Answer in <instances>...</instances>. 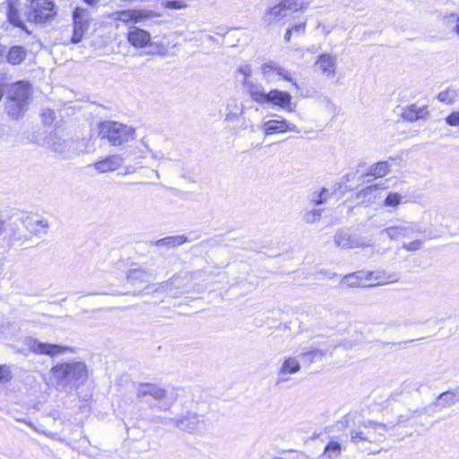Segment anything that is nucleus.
I'll return each mask as SVG.
<instances>
[{
    "instance_id": "10",
    "label": "nucleus",
    "mask_w": 459,
    "mask_h": 459,
    "mask_svg": "<svg viewBox=\"0 0 459 459\" xmlns=\"http://www.w3.org/2000/svg\"><path fill=\"white\" fill-rule=\"evenodd\" d=\"M74 30L71 38V43L77 44L82 41L84 33L89 28L90 14L89 12L81 7H76L73 14Z\"/></svg>"
},
{
    "instance_id": "5",
    "label": "nucleus",
    "mask_w": 459,
    "mask_h": 459,
    "mask_svg": "<svg viewBox=\"0 0 459 459\" xmlns=\"http://www.w3.org/2000/svg\"><path fill=\"white\" fill-rule=\"evenodd\" d=\"M99 135L112 146H121L134 139L135 129L115 121H104L99 124Z\"/></svg>"
},
{
    "instance_id": "39",
    "label": "nucleus",
    "mask_w": 459,
    "mask_h": 459,
    "mask_svg": "<svg viewBox=\"0 0 459 459\" xmlns=\"http://www.w3.org/2000/svg\"><path fill=\"white\" fill-rule=\"evenodd\" d=\"M423 411L421 410H415V411H409L405 414H402L399 416L398 421L396 423H388L387 425L392 426L394 425V427L400 423L407 422L416 417H420L423 414Z\"/></svg>"
},
{
    "instance_id": "34",
    "label": "nucleus",
    "mask_w": 459,
    "mask_h": 459,
    "mask_svg": "<svg viewBox=\"0 0 459 459\" xmlns=\"http://www.w3.org/2000/svg\"><path fill=\"white\" fill-rule=\"evenodd\" d=\"M48 144L52 151L58 153L65 152L67 147L66 142L56 134H50Z\"/></svg>"
},
{
    "instance_id": "42",
    "label": "nucleus",
    "mask_w": 459,
    "mask_h": 459,
    "mask_svg": "<svg viewBox=\"0 0 459 459\" xmlns=\"http://www.w3.org/2000/svg\"><path fill=\"white\" fill-rule=\"evenodd\" d=\"M13 377L12 370L8 365H0V383H7Z\"/></svg>"
},
{
    "instance_id": "58",
    "label": "nucleus",
    "mask_w": 459,
    "mask_h": 459,
    "mask_svg": "<svg viewBox=\"0 0 459 459\" xmlns=\"http://www.w3.org/2000/svg\"><path fill=\"white\" fill-rule=\"evenodd\" d=\"M152 172L155 174L157 178H160V174H159V172L157 170H152Z\"/></svg>"
},
{
    "instance_id": "17",
    "label": "nucleus",
    "mask_w": 459,
    "mask_h": 459,
    "mask_svg": "<svg viewBox=\"0 0 459 459\" xmlns=\"http://www.w3.org/2000/svg\"><path fill=\"white\" fill-rule=\"evenodd\" d=\"M126 158L118 154H112L97 160L91 166L99 173H107L119 169Z\"/></svg>"
},
{
    "instance_id": "31",
    "label": "nucleus",
    "mask_w": 459,
    "mask_h": 459,
    "mask_svg": "<svg viewBox=\"0 0 459 459\" xmlns=\"http://www.w3.org/2000/svg\"><path fill=\"white\" fill-rule=\"evenodd\" d=\"M146 15L142 11L137 10H128L124 11L119 13L118 20L124 22H138L143 21Z\"/></svg>"
},
{
    "instance_id": "12",
    "label": "nucleus",
    "mask_w": 459,
    "mask_h": 459,
    "mask_svg": "<svg viewBox=\"0 0 459 459\" xmlns=\"http://www.w3.org/2000/svg\"><path fill=\"white\" fill-rule=\"evenodd\" d=\"M358 275V280L367 282L368 286H376L385 283H390L397 281L396 274L386 273L382 271L376 272H366V271H359L354 273Z\"/></svg>"
},
{
    "instance_id": "46",
    "label": "nucleus",
    "mask_w": 459,
    "mask_h": 459,
    "mask_svg": "<svg viewBox=\"0 0 459 459\" xmlns=\"http://www.w3.org/2000/svg\"><path fill=\"white\" fill-rule=\"evenodd\" d=\"M421 247V241L420 240H413L410 243H404L403 245V248L406 249L407 251H417L420 249Z\"/></svg>"
},
{
    "instance_id": "22",
    "label": "nucleus",
    "mask_w": 459,
    "mask_h": 459,
    "mask_svg": "<svg viewBox=\"0 0 459 459\" xmlns=\"http://www.w3.org/2000/svg\"><path fill=\"white\" fill-rule=\"evenodd\" d=\"M327 352H331V351L321 349L318 346H310L302 349L299 357L303 358L308 364H311L316 360L322 359Z\"/></svg>"
},
{
    "instance_id": "52",
    "label": "nucleus",
    "mask_w": 459,
    "mask_h": 459,
    "mask_svg": "<svg viewBox=\"0 0 459 459\" xmlns=\"http://www.w3.org/2000/svg\"><path fill=\"white\" fill-rule=\"evenodd\" d=\"M292 31H295V32H301V33H304L305 32V29H306V22H300V23H298V24H295L293 25L291 28H290Z\"/></svg>"
},
{
    "instance_id": "36",
    "label": "nucleus",
    "mask_w": 459,
    "mask_h": 459,
    "mask_svg": "<svg viewBox=\"0 0 459 459\" xmlns=\"http://www.w3.org/2000/svg\"><path fill=\"white\" fill-rule=\"evenodd\" d=\"M8 20H9L10 23L14 25L15 27L21 28L22 30L26 31L28 34H30V31L27 29L24 22L20 17L18 11L13 6H10V8H9Z\"/></svg>"
},
{
    "instance_id": "41",
    "label": "nucleus",
    "mask_w": 459,
    "mask_h": 459,
    "mask_svg": "<svg viewBox=\"0 0 459 459\" xmlns=\"http://www.w3.org/2000/svg\"><path fill=\"white\" fill-rule=\"evenodd\" d=\"M446 23L451 27L452 31L459 36V15L456 13H450L445 17Z\"/></svg>"
},
{
    "instance_id": "35",
    "label": "nucleus",
    "mask_w": 459,
    "mask_h": 459,
    "mask_svg": "<svg viewBox=\"0 0 459 459\" xmlns=\"http://www.w3.org/2000/svg\"><path fill=\"white\" fill-rule=\"evenodd\" d=\"M26 227L31 233L39 235L46 232V230L49 227V224L48 220L41 219L29 221Z\"/></svg>"
},
{
    "instance_id": "30",
    "label": "nucleus",
    "mask_w": 459,
    "mask_h": 459,
    "mask_svg": "<svg viewBox=\"0 0 459 459\" xmlns=\"http://www.w3.org/2000/svg\"><path fill=\"white\" fill-rule=\"evenodd\" d=\"M390 168L388 161H378L369 167L368 174L375 178H382L390 172Z\"/></svg>"
},
{
    "instance_id": "43",
    "label": "nucleus",
    "mask_w": 459,
    "mask_h": 459,
    "mask_svg": "<svg viewBox=\"0 0 459 459\" xmlns=\"http://www.w3.org/2000/svg\"><path fill=\"white\" fill-rule=\"evenodd\" d=\"M162 4L166 8L175 10H179L186 6V4L181 0H166L162 2Z\"/></svg>"
},
{
    "instance_id": "4",
    "label": "nucleus",
    "mask_w": 459,
    "mask_h": 459,
    "mask_svg": "<svg viewBox=\"0 0 459 459\" xmlns=\"http://www.w3.org/2000/svg\"><path fill=\"white\" fill-rule=\"evenodd\" d=\"M30 97V84L20 81L14 83L9 91L5 102V111L13 119L22 117L28 109Z\"/></svg>"
},
{
    "instance_id": "1",
    "label": "nucleus",
    "mask_w": 459,
    "mask_h": 459,
    "mask_svg": "<svg viewBox=\"0 0 459 459\" xmlns=\"http://www.w3.org/2000/svg\"><path fill=\"white\" fill-rule=\"evenodd\" d=\"M351 422H353L354 426L350 430V440L357 446H362L366 443H382L385 440L387 432L394 428V425L389 426L370 420L355 423V415L351 413L346 414L340 421L346 426Z\"/></svg>"
},
{
    "instance_id": "54",
    "label": "nucleus",
    "mask_w": 459,
    "mask_h": 459,
    "mask_svg": "<svg viewBox=\"0 0 459 459\" xmlns=\"http://www.w3.org/2000/svg\"><path fill=\"white\" fill-rule=\"evenodd\" d=\"M378 188V186L377 185H372V186H369L368 187H366L363 192L365 193V195H370L372 194L374 191L377 190Z\"/></svg>"
},
{
    "instance_id": "51",
    "label": "nucleus",
    "mask_w": 459,
    "mask_h": 459,
    "mask_svg": "<svg viewBox=\"0 0 459 459\" xmlns=\"http://www.w3.org/2000/svg\"><path fill=\"white\" fill-rule=\"evenodd\" d=\"M7 51L6 46L0 44V64L6 63Z\"/></svg>"
},
{
    "instance_id": "45",
    "label": "nucleus",
    "mask_w": 459,
    "mask_h": 459,
    "mask_svg": "<svg viewBox=\"0 0 459 459\" xmlns=\"http://www.w3.org/2000/svg\"><path fill=\"white\" fill-rule=\"evenodd\" d=\"M143 145L146 148L148 152L151 154V157L154 160H162L164 158V154L160 151H153L151 149L147 143L145 142L144 138L142 139Z\"/></svg>"
},
{
    "instance_id": "33",
    "label": "nucleus",
    "mask_w": 459,
    "mask_h": 459,
    "mask_svg": "<svg viewBox=\"0 0 459 459\" xmlns=\"http://www.w3.org/2000/svg\"><path fill=\"white\" fill-rule=\"evenodd\" d=\"M454 394L452 390H447L446 392H443L440 394L436 403H434L435 406H440V407H450L455 405L456 403L455 398L453 396Z\"/></svg>"
},
{
    "instance_id": "11",
    "label": "nucleus",
    "mask_w": 459,
    "mask_h": 459,
    "mask_svg": "<svg viewBox=\"0 0 459 459\" xmlns=\"http://www.w3.org/2000/svg\"><path fill=\"white\" fill-rule=\"evenodd\" d=\"M424 230L415 222H405L403 224L393 225L384 229L381 235L386 234L391 240H399L402 238H408L414 233H423Z\"/></svg>"
},
{
    "instance_id": "48",
    "label": "nucleus",
    "mask_w": 459,
    "mask_h": 459,
    "mask_svg": "<svg viewBox=\"0 0 459 459\" xmlns=\"http://www.w3.org/2000/svg\"><path fill=\"white\" fill-rule=\"evenodd\" d=\"M238 72L241 74L244 78L249 79L252 74V68L249 65H244L238 68Z\"/></svg>"
},
{
    "instance_id": "25",
    "label": "nucleus",
    "mask_w": 459,
    "mask_h": 459,
    "mask_svg": "<svg viewBox=\"0 0 459 459\" xmlns=\"http://www.w3.org/2000/svg\"><path fill=\"white\" fill-rule=\"evenodd\" d=\"M263 73L265 76H270L271 74L275 73L279 76H281L283 80L292 82L290 77V72L275 62H269L262 66Z\"/></svg>"
},
{
    "instance_id": "57",
    "label": "nucleus",
    "mask_w": 459,
    "mask_h": 459,
    "mask_svg": "<svg viewBox=\"0 0 459 459\" xmlns=\"http://www.w3.org/2000/svg\"><path fill=\"white\" fill-rule=\"evenodd\" d=\"M291 34H292V30L290 29H288L285 35H284V39L286 41H290V38H291Z\"/></svg>"
},
{
    "instance_id": "18",
    "label": "nucleus",
    "mask_w": 459,
    "mask_h": 459,
    "mask_svg": "<svg viewBox=\"0 0 459 459\" xmlns=\"http://www.w3.org/2000/svg\"><path fill=\"white\" fill-rule=\"evenodd\" d=\"M127 40L135 48H143L150 43L151 35L143 29L131 27L127 32Z\"/></svg>"
},
{
    "instance_id": "20",
    "label": "nucleus",
    "mask_w": 459,
    "mask_h": 459,
    "mask_svg": "<svg viewBox=\"0 0 459 459\" xmlns=\"http://www.w3.org/2000/svg\"><path fill=\"white\" fill-rule=\"evenodd\" d=\"M152 272L147 269L134 268L130 269L126 273V281L133 287L140 286L150 281Z\"/></svg>"
},
{
    "instance_id": "27",
    "label": "nucleus",
    "mask_w": 459,
    "mask_h": 459,
    "mask_svg": "<svg viewBox=\"0 0 459 459\" xmlns=\"http://www.w3.org/2000/svg\"><path fill=\"white\" fill-rule=\"evenodd\" d=\"M245 107L238 104L236 100L229 102L226 106V114L224 120L226 122H234L244 114Z\"/></svg>"
},
{
    "instance_id": "15",
    "label": "nucleus",
    "mask_w": 459,
    "mask_h": 459,
    "mask_svg": "<svg viewBox=\"0 0 459 459\" xmlns=\"http://www.w3.org/2000/svg\"><path fill=\"white\" fill-rule=\"evenodd\" d=\"M334 244L341 248H356L364 246L358 236L351 234L347 229L337 230L334 235Z\"/></svg>"
},
{
    "instance_id": "38",
    "label": "nucleus",
    "mask_w": 459,
    "mask_h": 459,
    "mask_svg": "<svg viewBox=\"0 0 459 459\" xmlns=\"http://www.w3.org/2000/svg\"><path fill=\"white\" fill-rule=\"evenodd\" d=\"M437 98L441 102L452 104L457 98V91L452 88H447L446 91L439 92Z\"/></svg>"
},
{
    "instance_id": "9",
    "label": "nucleus",
    "mask_w": 459,
    "mask_h": 459,
    "mask_svg": "<svg viewBox=\"0 0 459 459\" xmlns=\"http://www.w3.org/2000/svg\"><path fill=\"white\" fill-rule=\"evenodd\" d=\"M25 343L31 352L51 357L74 351L70 346L43 342L36 338H29L26 340Z\"/></svg>"
},
{
    "instance_id": "7",
    "label": "nucleus",
    "mask_w": 459,
    "mask_h": 459,
    "mask_svg": "<svg viewBox=\"0 0 459 459\" xmlns=\"http://www.w3.org/2000/svg\"><path fill=\"white\" fill-rule=\"evenodd\" d=\"M302 7L303 3L301 0H280L276 4L265 11L263 22L266 25L278 22L292 13L302 9Z\"/></svg>"
},
{
    "instance_id": "44",
    "label": "nucleus",
    "mask_w": 459,
    "mask_h": 459,
    "mask_svg": "<svg viewBox=\"0 0 459 459\" xmlns=\"http://www.w3.org/2000/svg\"><path fill=\"white\" fill-rule=\"evenodd\" d=\"M446 123L450 126H459V111L450 113L446 118Z\"/></svg>"
},
{
    "instance_id": "21",
    "label": "nucleus",
    "mask_w": 459,
    "mask_h": 459,
    "mask_svg": "<svg viewBox=\"0 0 459 459\" xmlns=\"http://www.w3.org/2000/svg\"><path fill=\"white\" fill-rule=\"evenodd\" d=\"M429 114V112L426 106L420 108L415 104H412L403 108L402 117L408 121H416L418 119L428 118Z\"/></svg>"
},
{
    "instance_id": "6",
    "label": "nucleus",
    "mask_w": 459,
    "mask_h": 459,
    "mask_svg": "<svg viewBox=\"0 0 459 459\" xmlns=\"http://www.w3.org/2000/svg\"><path fill=\"white\" fill-rule=\"evenodd\" d=\"M56 15V9L53 0H29L25 10L27 21L36 24L49 22Z\"/></svg>"
},
{
    "instance_id": "24",
    "label": "nucleus",
    "mask_w": 459,
    "mask_h": 459,
    "mask_svg": "<svg viewBox=\"0 0 459 459\" xmlns=\"http://www.w3.org/2000/svg\"><path fill=\"white\" fill-rule=\"evenodd\" d=\"M187 241V238L185 235L169 236L158 240H151L150 245L158 247H166L169 248L177 247Z\"/></svg>"
},
{
    "instance_id": "59",
    "label": "nucleus",
    "mask_w": 459,
    "mask_h": 459,
    "mask_svg": "<svg viewBox=\"0 0 459 459\" xmlns=\"http://www.w3.org/2000/svg\"><path fill=\"white\" fill-rule=\"evenodd\" d=\"M343 345L346 349L351 348V344L343 343Z\"/></svg>"
},
{
    "instance_id": "14",
    "label": "nucleus",
    "mask_w": 459,
    "mask_h": 459,
    "mask_svg": "<svg viewBox=\"0 0 459 459\" xmlns=\"http://www.w3.org/2000/svg\"><path fill=\"white\" fill-rule=\"evenodd\" d=\"M291 100L292 96L290 93L274 89L266 93L264 104H273L284 110L292 111Z\"/></svg>"
},
{
    "instance_id": "53",
    "label": "nucleus",
    "mask_w": 459,
    "mask_h": 459,
    "mask_svg": "<svg viewBox=\"0 0 459 459\" xmlns=\"http://www.w3.org/2000/svg\"><path fill=\"white\" fill-rule=\"evenodd\" d=\"M8 226L4 221L0 220V236L8 233Z\"/></svg>"
},
{
    "instance_id": "8",
    "label": "nucleus",
    "mask_w": 459,
    "mask_h": 459,
    "mask_svg": "<svg viewBox=\"0 0 459 459\" xmlns=\"http://www.w3.org/2000/svg\"><path fill=\"white\" fill-rule=\"evenodd\" d=\"M162 423H173L177 428L188 433L201 432L206 429L204 417L195 412H187L180 419H160Z\"/></svg>"
},
{
    "instance_id": "60",
    "label": "nucleus",
    "mask_w": 459,
    "mask_h": 459,
    "mask_svg": "<svg viewBox=\"0 0 459 459\" xmlns=\"http://www.w3.org/2000/svg\"><path fill=\"white\" fill-rule=\"evenodd\" d=\"M86 3L88 4H92L94 2V0H84Z\"/></svg>"
},
{
    "instance_id": "47",
    "label": "nucleus",
    "mask_w": 459,
    "mask_h": 459,
    "mask_svg": "<svg viewBox=\"0 0 459 459\" xmlns=\"http://www.w3.org/2000/svg\"><path fill=\"white\" fill-rule=\"evenodd\" d=\"M290 376V375H289L287 373L281 374V371L278 370L277 371V377H276V380H275V385H282L284 383L289 382L291 379Z\"/></svg>"
},
{
    "instance_id": "29",
    "label": "nucleus",
    "mask_w": 459,
    "mask_h": 459,
    "mask_svg": "<svg viewBox=\"0 0 459 459\" xmlns=\"http://www.w3.org/2000/svg\"><path fill=\"white\" fill-rule=\"evenodd\" d=\"M342 451V446L338 441L332 440L325 447L322 456L324 459H336Z\"/></svg>"
},
{
    "instance_id": "26",
    "label": "nucleus",
    "mask_w": 459,
    "mask_h": 459,
    "mask_svg": "<svg viewBox=\"0 0 459 459\" xmlns=\"http://www.w3.org/2000/svg\"><path fill=\"white\" fill-rule=\"evenodd\" d=\"M301 365L298 357L288 356L284 357L281 367L278 370L281 371V374L287 373L289 375H294L300 371Z\"/></svg>"
},
{
    "instance_id": "16",
    "label": "nucleus",
    "mask_w": 459,
    "mask_h": 459,
    "mask_svg": "<svg viewBox=\"0 0 459 459\" xmlns=\"http://www.w3.org/2000/svg\"><path fill=\"white\" fill-rule=\"evenodd\" d=\"M315 65L320 72L328 78H333L336 74L337 56L329 53L320 54Z\"/></svg>"
},
{
    "instance_id": "55",
    "label": "nucleus",
    "mask_w": 459,
    "mask_h": 459,
    "mask_svg": "<svg viewBox=\"0 0 459 459\" xmlns=\"http://www.w3.org/2000/svg\"><path fill=\"white\" fill-rule=\"evenodd\" d=\"M42 116L46 117V120L47 119L52 120V118H53V111L50 110V109L45 110L43 112Z\"/></svg>"
},
{
    "instance_id": "56",
    "label": "nucleus",
    "mask_w": 459,
    "mask_h": 459,
    "mask_svg": "<svg viewBox=\"0 0 459 459\" xmlns=\"http://www.w3.org/2000/svg\"><path fill=\"white\" fill-rule=\"evenodd\" d=\"M452 392L454 394L453 396L455 398L456 403H459V386L455 389H452Z\"/></svg>"
},
{
    "instance_id": "19",
    "label": "nucleus",
    "mask_w": 459,
    "mask_h": 459,
    "mask_svg": "<svg viewBox=\"0 0 459 459\" xmlns=\"http://www.w3.org/2000/svg\"><path fill=\"white\" fill-rule=\"evenodd\" d=\"M241 83L248 92L252 100L259 104H264V100L266 98L267 92L264 91V89L262 84L254 82L250 79L247 78H244L241 81Z\"/></svg>"
},
{
    "instance_id": "28",
    "label": "nucleus",
    "mask_w": 459,
    "mask_h": 459,
    "mask_svg": "<svg viewBox=\"0 0 459 459\" xmlns=\"http://www.w3.org/2000/svg\"><path fill=\"white\" fill-rule=\"evenodd\" d=\"M331 193L325 187H321L318 190H315L308 195V204L311 206H317L324 204L330 198Z\"/></svg>"
},
{
    "instance_id": "13",
    "label": "nucleus",
    "mask_w": 459,
    "mask_h": 459,
    "mask_svg": "<svg viewBox=\"0 0 459 459\" xmlns=\"http://www.w3.org/2000/svg\"><path fill=\"white\" fill-rule=\"evenodd\" d=\"M277 117L278 119H269L262 124V129L264 130V135L285 132H300L296 125L287 121L281 116Z\"/></svg>"
},
{
    "instance_id": "32",
    "label": "nucleus",
    "mask_w": 459,
    "mask_h": 459,
    "mask_svg": "<svg viewBox=\"0 0 459 459\" xmlns=\"http://www.w3.org/2000/svg\"><path fill=\"white\" fill-rule=\"evenodd\" d=\"M323 209L306 208L302 212V221L305 223L312 224L320 221L322 217Z\"/></svg>"
},
{
    "instance_id": "23",
    "label": "nucleus",
    "mask_w": 459,
    "mask_h": 459,
    "mask_svg": "<svg viewBox=\"0 0 459 459\" xmlns=\"http://www.w3.org/2000/svg\"><path fill=\"white\" fill-rule=\"evenodd\" d=\"M27 57V49L23 46L14 45L8 48L6 63L18 65Z\"/></svg>"
},
{
    "instance_id": "2",
    "label": "nucleus",
    "mask_w": 459,
    "mask_h": 459,
    "mask_svg": "<svg viewBox=\"0 0 459 459\" xmlns=\"http://www.w3.org/2000/svg\"><path fill=\"white\" fill-rule=\"evenodd\" d=\"M50 374L58 390L70 392L83 385L88 377V370L82 361H69L53 366Z\"/></svg>"
},
{
    "instance_id": "37",
    "label": "nucleus",
    "mask_w": 459,
    "mask_h": 459,
    "mask_svg": "<svg viewBox=\"0 0 459 459\" xmlns=\"http://www.w3.org/2000/svg\"><path fill=\"white\" fill-rule=\"evenodd\" d=\"M404 196L396 192H388L384 200V205L385 207H397L402 204Z\"/></svg>"
},
{
    "instance_id": "50",
    "label": "nucleus",
    "mask_w": 459,
    "mask_h": 459,
    "mask_svg": "<svg viewBox=\"0 0 459 459\" xmlns=\"http://www.w3.org/2000/svg\"><path fill=\"white\" fill-rule=\"evenodd\" d=\"M19 421L27 424L31 429L36 431L37 433H41L47 437H51V433H47L45 431H40L32 422L26 421L25 420H19Z\"/></svg>"
},
{
    "instance_id": "49",
    "label": "nucleus",
    "mask_w": 459,
    "mask_h": 459,
    "mask_svg": "<svg viewBox=\"0 0 459 459\" xmlns=\"http://www.w3.org/2000/svg\"><path fill=\"white\" fill-rule=\"evenodd\" d=\"M141 162H135L134 165H128L126 167L125 174H133L139 168H142Z\"/></svg>"
},
{
    "instance_id": "61",
    "label": "nucleus",
    "mask_w": 459,
    "mask_h": 459,
    "mask_svg": "<svg viewBox=\"0 0 459 459\" xmlns=\"http://www.w3.org/2000/svg\"><path fill=\"white\" fill-rule=\"evenodd\" d=\"M140 292H141V291H138V292L136 293V291H134V295H137V294H139Z\"/></svg>"
},
{
    "instance_id": "40",
    "label": "nucleus",
    "mask_w": 459,
    "mask_h": 459,
    "mask_svg": "<svg viewBox=\"0 0 459 459\" xmlns=\"http://www.w3.org/2000/svg\"><path fill=\"white\" fill-rule=\"evenodd\" d=\"M342 282L349 287H367V282L359 281L358 275H356L354 273L344 276Z\"/></svg>"
},
{
    "instance_id": "3",
    "label": "nucleus",
    "mask_w": 459,
    "mask_h": 459,
    "mask_svg": "<svg viewBox=\"0 0 459 459\" xmlns=\"http://www.w3.org/2000/svg\"><path fill=\"white\" fill-rule=\"evenodd\" d=\"M167 390L160 385L150 382H139L135 384V398L141 404H145L149 409L158 408L160 411H169L172 403H165Z\"/></svg>"
}]
</instances>
